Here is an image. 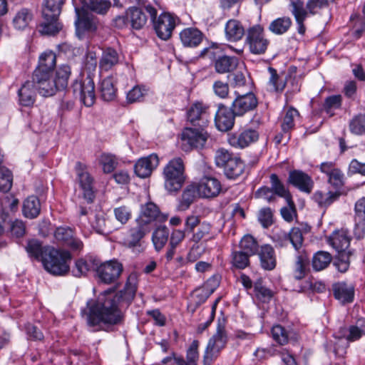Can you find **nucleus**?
I'll use <instances>...</instances> for the list:
<instances>
[{"mask_svg": "<svg viewBox=\"0 0 365 365\" xmlns=\"http://www.w3.org/2000/svg\"><path fill=\"white\" fill-rule=\"evenodd\" d=\"M138 289V274L130 273L124 288L118 292L108 289L101 293L96 299H90L81 312L87 325L93 331L103 329V325L115 326L123 324L125 315L123 308L132 303Z\"/></svg>", "mask_w": 365, "mask_h": 365, "instance_id": "obj_1", "label": "nucleus"}, {"mask_svg": "<svg viewBox=\"0 0 365 365\" xmlns=\"http://www.w3.org/2000/svg\"><path fill=\"white\" fill-rule=\"evenodd\" d=\"M66 0H44L42 4L43 21L39 32L43 35L54 36L62 29L58 16Z\"/></svg>", "mask_w": 365, "mask_h": 365, "instance_id": "obj_2", "label": "nucleus"}, {"mask_svg": "<svg viewBox=\"0 0 365 365\" xmlns=\"http://www.w3.org/2000/svg\"><path fill=\"white\" fill-rule=\"evenodd\" d=\"M47 253L42 264L48 272L55 276H63L69 272L72 259L69 251L52 247Z\"/></svg>", "mask_w": 365, "mask_h": 365, "instance_id": "obj_3", "label": "nucleus"}, {"mask_svg": "<svg viewBox=\"0 0 365 365\" xmlns=\"http://www.w3.org/2000/svg\"><path fill=\"white\" fill-rule=\"evenodd\" d=\"M164 186L170 192H178L182 187L185 180V166L180 158H175L168 162L163 172Z\"/></svg>", "mask_w": 365, "mask_h": 365, "instance_id": "obj_4", "label": "nucleus"}, {"mask_svg": "<svg viewBox=\"0 0 365 365\" xmlns=\"http://www.w3.org/2000/svg\"><path fill=\"white\" fill-rule=\"evenodd\" d=\"M215 158L217 166L223 168L225 175L229 179H237L244 173V162L227 150H218Z\"/></svg>", "mask_w": 365, "mask_h": 365, "instance_id": "obj_5", "label": "nucleus"}, {"mask_svg": "<svg viewBox=\"0 0 365 365\" xmlns=\"http://www.w3.org/2000/svg\"><path fill=\"white\" fill-rule=\"evenodd\" d=\"M76 182L81 192L82 197L88 203H92L95 199L94 178L88 170L86 164L78 161L75 165Z\"/></svg>", "mask_w": 365, "mask_h": 365, "instance_id": "obj_6", "label": "nucleus"}, {"mask_svg": "<svg viewBox=\"0 0 365 365\" xmlns=\"http://www.w3.org/2000/svg\"><path fill=\"white\" fill-rule=\"evenodd\" d=\"M205 127H185L181 133L182 149L185 151L192 148H202L208 138Z\"/></svg>", "mask_w": 365, "mask_h": 365, "instance_id": "obj_7", "label": "nucleus"}, {"mask_svg": "<svg viewBox=\"0 0 365 365\" xmlns=\"http://www.w3.org/2000/svg\"><path fill=\"white\" fill-rule=\"evenodd\" d=\"M74 96L86 106H92L96 101L95 83L92 76L88 75L82 80H76L72 84Z\"/></svg>", "mask_w": 365, "mask_h": 365, "instance_id": "obj_8", "label": "nucleus"}, {"mask_svg": "<svg viewBox=\"0 0 365 365\" xmlns=\"http://www.w3.org/2000/svg\"><path fill=\"white\" fill-rule=\"evenodd\" d=\"M245 43L250 51L256 55L264 54L269 44V40L264 37L263 27L259 24L248 29Z\"/></svg>", "mask_w": 365, "mask_h": 365, "instance_id": "obj_9", "label": "nucleus"}, {"mask_svg": "<svg viewBox=\"0 0 365 365\" xmlns=\"http://www.w3.org/2000/svg\"><path fill=\"white\" fill-rule=\"evenodd\" d=\"M76 19L75 21L76 32L79 38L86 33H92L96 31L98 19L91 12L81 6L75 8Z\"/></svg>", "mask_w": 365, "mask_h": 365, "instance_id": "obj_10", "label": "nucleus"}, {"mask_svg": "<svg viewBox=\"0 0 365 365\" xmlns=\"http://www.w3.org/2000/svg\"><path fill=\"white\" fill-rule=\"evenodd\" d=\"M97 275L106 284H110L118 281L123 271V264L116 259L107 261L96 267Z\"/></svg>", "mask_w": 365, "mask_h": 365, "instance_id": "obj_11", "label": "nucleus"}, {"mask_svg": "<svg viewBox=\"0 0 365 365\" xmlns=\"http://www.w3.org/2000/svg\"><path fill=\"white\" fill-rule=\"evenodd\" d=\"M208 106L200 102L193 103L187 111V120L193 127H205L212 118Z\"/></svg>", "mask_w": 365, "mask_h": 365, "instance_id": "obj_12", "label": "nucleus"}, {"mask_svg": "<svg viewBox=\"0 0 365 365\" xmlns=\"http://www.w3.org/2000/svg\"><path fill=\"white\" fill-rule=\"evenodd\" d=\"M277 247H285L291 243L296 250H299L304 241L302 230L299 227H292L289 232H280L273 237Z\"/></svg>", "mask_w": 365, "mask_h": 365, "instance_id": "obj_13", "label": "nucleus"}, {"mask_svg": "<svg viewBox=\"0 0 365 365\" xmlns=\"http://www.w3.org/2000/svg\"><path fill=\"white\" fill-rule=\"evenodd\" d=\"M236 117L240 116L235 115L232 106L228 107L223 103H219L215 116V125L220 131H228L233 128Z\"/></svg>", "mask_w": 365, "mask_h": 365, "instance_id": "obj_14", "label": "nucleus"}, {"mask_svg": "<svg viewBox=\"0 0 365 365\" xmlns=\"http://www.w3.org/2000/svg\"><path fill=\"white\" fill-rule=\"evenodd\" d=\"M235 94L236 96L231 106L235 115L242 117L245 113L257 108L258 100L253 93L249 92L245 94H240L238 92H235Z\"/></svg>", "mask_w": 365, "mask_h": 365, "instance_id": "obj_15", "label": "nucleus"}, {"mask_svg": "<svg viewBox=\"0 0 365 365\" xmlns=\"http://www.w3.org/2000/svg\"><path fill=\"white\" fill-rule=\"evenodd\" d=\"M151 21L158 36L163 40H168L170 38L176 26L175 18L169 13H163Z\"/></svg>", "mask_w": 365, "mask_h": 365, "instance_id": "obj_16", "label": "nucleus"}, {"mask_svg": "<svg viewBox=\"0 0 365 365\" xmlns=\"http://www.w3.org/2000/svg\"><path fill=\"white\" fill-rule=\"evenodd\" d=\"M135 226L132 227L124 240L125 245L133 250L140 251L144 237L150 232V226L136 222Z\"/></svg>", "mask_w": 365, "mask_h": 365, "instance_id": "obj_17", "label": "nucleus"}, {"mask_svg": "<svg viewBox=\"0 0 365 365\" xmlns=\"http://www.w3.org/2000/svg\"><path fill=\"white\" fill-rule=\"evenodd\" d=\"M158 165L159 158L158 155L152 153L138 159L134 165V171L139 178H145L151 175Z\"/></svg>", "mask_w": 365, "mask_h": 365, "instance_id": "obj_18", "label": "nucleus"}, {"mask_svg": "<svg viewBox=\"0 0 365 365\" xmlns=\"http://www.w3.org/2000/svg\"><path fill=\"white\" fill-rule=\"evenodd\" d=\"M166 220V217L161 213L159 207L154 202H148L141 207L140 215L136 220L141 224L150 226L153 222H163Z\"/></svg>", "mask_w": 365, "mask_h": 365, "instance_id": "obj_19", "label": "nucleus"}, {"mask_svg": "<svg viewBox=\"0 0 365 365\" xmlns=\"http://www.w3.org/2000/svg\"><path fill=\"white\" fill-rule=\"evenodd\" d=\"M287 182L302 192L310 193L314 187L312 178L306 173L299 170L289 171Z\"/></svg>", "mask_w": 365, "mask_h": 365, "instance_id": "obj_20", "label": "nucleus"}, {"mask_svg": "<svg viewBox=\"0 0 365 365\" xmlns=\"http://www.w3.org/2000/svg\"><path fill=\"white\" fill-rule=\"evenodd\" d=\"M196 185L198 187L199 197L205 198L216 197L222 190L220 182L212 177H204Z\"/></svg>", "mask_w": 365, "mask_h": 365, "instance_id": "obj_21", "label": "nucleus"}, {"mask_svg": "<svg viewBox=\"0 0 365 365\" xmlns=\"http://www.w3.org/2000/svg\"><path fill=\"white\" fill-rule=\"evenodd\" d=\"M32 81L34 83L36 90L38 91L40 95L43 96H51L59 91L53 79L51 78V75L33 74Z\"/></svg>", "mask_w": 365, "mask_h": 365, "instance_id": "obj_22", "label": "nucleus"}, {"mask_svg": "<svg viewBox=\"0 0 365 365\" xmlns=\"http://www.w3.org/2000/svg\"><path fill=\"white\" fill-rule=\"evenodd\" d=\"M57 241L61 242L63 245L69 247L73 250H81L83 247L82 241L73 237V230L68 227H58L54 233Z\"/></svg>", "mask_w": 365, "mask_h": 365, "instance_id": "obj_23", "label": "nucleus"}, {"mask_svg": "<svg viewBox=\"0 0 365 365\" xmlns=\"http://www.w3.org/2000/svg\"><path fill=\"white\" fill-rule=\"evenodd\" d=\"M258 138L259 134L257 130L247 129L240 133L232 134L230 136L228 142L235 148H244L257 141Z\"/></svg>", "mask_w": 365, "mask_h": 365, "instance_id": "obj_24", "label": "nucleus"}, {"mask_svg": "<svg viewBox=\"0 0 365 365\" xmlns=\"http://www.w3.org/2000/svg\"><path fill=\"white\" fill-rule=\"evenodd\" d=\"M56 63V56L53 51H46L39 57L38 65L34 71L33 74L51 75L53 72Z\"/></svg>", "mask_w": 365, "mask_h": 365, "instance_id": "obj_25", "label": "nucleus"}, {"mask_svg": "<svg viewBox=\"0 0 365 365\" xmlns=\"http://www.w3.org/2000/svg\"><path fill=\"white\" fill-rule=\"evenodd\" d=\"M351 237L346 230H341L334 232L328 238L327 242L336 252H346L350 245Z\"/></svg>", "mask_w": 365, "mask_h": 365, "instance_id": "obj_26", "label": "nucleus"}, {"mask_svg": "<svg viewBox=\"0 0 365 365\" xmlns=\"http://www.w3.org/2000/svg\"><path fill=\"white\" fill-rule=\"evenodd\" d=\"M259 256L261 267L267 271L273 270L277 265V259L274 248L268 244L260 247V250L257 254Z\"/></svg>", "mask_w": 365, "mask_h": 365, "instance_id": "obj_27", "label": "nucleus"}, {"mask_svg": "<svg viewBox=\"0 0 365 365\" xmlns=\"http://www.w3.org/2000/svg\"><path fill=\"white\" fill-rule=\"evenodd\" d=\"M227 342V336L225 326L219 323L216 333L209 339L206 349L218 354L225 347Z\"/></svg>", "mask_w": 365, "mask_h": 365, "instance_id": "obj_28", "label": "nucleus"}, {"mask_svg": "<svg viewBox=\"0 0 365 365\" xmlns=\"http://www.w3.org/2000/svg\"><path fill=\"white\" fill-rule=\"evenodd\" d=\"M332 291L334 297L343 304L350 303L354 299V287L352 284L345 282H336L332 285Z\"/></svg>", "mask_w": 365, "mask_h": 365, "instance_id": "obj_29", "label": "nucleus"}, {"mask_svg": "<svg viewBox=\"0 0 365 365\" xmlns=\"http://www.w3.org/2000/svg\"><path fill=\"white\" fill-rule=\"evenodd\" d=\"M204 34L197 28H186L180 33V38L185 47H197L202 41Z\"/></svg>", "mask_w": 365, "mask_h": 365, "instance_id": "obj_30", "label": "nucleus"}, {"mask_svg": "<svg viewBox=\"0 0 365 365\" xmlns=\"http://www.w3.org/2000/svg\"><path fill=\"white\" fill-rule=\"evenodd\" d=\"M98 264V260L92 257L78 259L72 269L73 274L77 277L86 276L88 272L96 270Z\"/></svg>", "mask_w": 365, "mask_h": 365, "instance_id": "obj_31", "label": "nucleus"}, {"mask_svg": "<svg viewBox=\"0 0 365 365\" xmlns=\"http://www.w3.org/2000/svg\"><path fill=\"white\" fill-rule=\"evenodd\" d=\"M119 62V54L116 50L112 48H106L103 50L99 61L100 71L107 72L113 68Z\"/></svg>", "mask_w": 365, "mask_h": 365, "instance_id": "obj_32", "label": "nucleus"}, {"mask_svg": "<svg viewBox=\"0 0 365 365\" xmlns=\"http://www.w3.org/2000/svg\"><path fill=\"white\" fill-rule=\"evenodd\" d=\"M19 103L23 106H31L35 102L36 88L32 81H26L18 92Z\"/></svg>", "mask_w": 365, "mask_h": 365, "instance_id": "obj_33", "label": "nucleus"}, {"mask_svg": "<svg viewBox=\"0 0 365 365\" xmlns=\"http://www.w3.org/2000/svg\"><path fill=\"white\" fill-rule=\"evenodd\" d=\"M130 26L135 30L142 29L148 21V16L142 9L137 6H130L127 9Z\"/></svg>", "mask_w": 365, "mask_h": 365, "instance_id": "obj_34", "label": "nucleus"}, {"mask_svg": "<svg viewBox=\"0 0 365 365\" xmlns=\"http://www.w3.org/2000/svg\"><path fill=\"white\" fill-rule=\"evenodd\" d=\"M225 31L227 39L232 42L241 40L245 35V29L242 23L237 19L227 21Z\"/></svg>", "mask_w": 365, "mask_h": 365, "instance_id": "obj_35", "label": "nucleus"}, {"mask_svg": "<svg viewBox=\"0 0 365 365\" xmlns=\"http://www.w3.org/2000/svg\"><path fill=\"white\" fill-rule=\"evenodd\" d=\"M341 193L340 191H329L327 193H324L320 190L316 191L312 195V200L318 205L321 208L327 209L332 203L337 201L341 196Z\"/></svg>", "mask_w": 365, "mask_h": 365, "instance_id": "obj_36", "label": "nucleus"}, {"mask_svg": "<svg viewBox=\"0 0 365 365\" xmlns=\"http://www.w3.org/2000/svg\"><path fill=\"white\" fill-rule=\"evenodd\" d=\"M199 341L193 340L186 351V360L182 356L174 358V361L177 365H197L199 359Z\"/></svg>", "mask_w": 365, "mask_h": 365, "instance_id": "obj_37", "label": "nucleus"}, {"mask_svg": "<svg viewBox=\"0 0 365 365\" xmlns=\"http://www.w3.org/2000/svg\"><path fill=\"white\" fill-rule=\"evenodd\" d=\"M238 65V59L235 56H219L214 63L215 69L218 73H225L233 71Z\"/></svg>", "mask_w": 365, "mask_h": 365, "instance_id": "obj_38", "label": "nucleus"}, {"mask_svg": "<svg viewBox=\"0 0 365 365\" xmlns=\"http://www.w3.org/2000/svg\"><path fill=\"white\" fill-rule=\"evenodd\" d=\"M214 238L212 224L207 221H202L193 232L191 241L194 243H199L201 240L207 242Z\"/></svg>", "mask_w": 365, "mask_h": 365, "instance_id": "obj_39", "label": "nucleus"}, {"mask_svg": "<svg viewBox=\"0 0 365 365\" xmlns=\"http://www.w3.org/2000/svg\"><path fill=\"white\" fill-rule=\"evenodd\" d=\"M52 247L46 246L43 247L41 242L37 240H29L26 250L31 257L34 258L38 261L43 262V259L48 255V251Z\"/></svg>", "mask_w": 365, "mask_h": 365, "instance_id": "obj_40", "label": "nucleus"}, {"mask_svg": "<svg viewBox=\"0 0 365 365\" xmlns=\"http://www.w3.org/2000/svg\"><path fill=\"white\" fill-rule=\"evenodd\" d=\"M250 256L242 250H233L230 256V262L232 268L235 269H244L250 266Z\"/></svg>", "mask_w": 365, "mask_h": 365, "instance_id": "obj_41", "label": "nucleus"}, {"mask_svg": "<svg viewBox=\"0 0 365 365\" xmlns=\"http://www.w3.org/2000/svg\"><path fill=\"white\" fill-rule=\"evenodd\" d=\"M81 3L86 10L101 15L106 14L111 6L109 0H82Z\"/></svg>", "mask_w": 365, "mask_h": 365, "instance_id": "obj_42", "label": "nucleus"}, {"mask_svg": "<svg viewBox=\"0 0 365 365\" xmlns=\"http://www.w3.org/2000/svg\"><path fill=\"white\" fill-rule=\"evenodd\" d=\"M299 118V111L294 107H289L285 112L281 124L282 130L287 134V141L289 139V132L295 127V120Z\"/></svg>", "mask_w": 365, "mask_h": 365, "instance_id": "obj_43", "label": "nucleus"}, {"mask_svg": "<svg viewBox=\"0 0 365 365\" xmlns=\"http://www.w3.org/2000/svg\"><path fill=\"white\" fill-rule=\"evenodd\" d=\"M292 26V20L289 16H282L275 19L269 25V31L276 35L287 33Z\"/></svg>", "mask_w": 365, "mask_h": 365, "instance_id": "obj_44", "label": "nucleus"}, {"mask_svg": "<svg viewBox=\"0 0 365 365\" xmlns=\"http://www.w3.org/2000/svg\"><path fill=\"white\" fill-rule=\"evenodd\" d=\"M101 98L105 101H111L116 98L117 88L114 86L112 76L105 78L100 83Z\"/></svg>", "mask_w": 365, "mask_h": 365, "instance_id": "obj_45", "label": "nucleus"}, {"mask_svg": "<svg viewBox=\"0 0 365 365\" xmlns=\"http://www.w3.org/2000/svg\"><path fill=\"white\" fill-rule=\"evenodd\" d=\"M41 211L40 201L36 196H30L25 200L23 205V213L27 218H36Z\"/></svg>", "mask_w": 365, "mask_h": 365, "instance_id": "obj_46", "label": "nucleus"}, {"mask_svg": "<svg viewBox=\"0 0 365 365\" xmlns=\"http://www.w3.org/2000/svg\"><path fill=\"white\" fill-rule=\"evenodd\" d=\"M197 196H199V192L196 183H192L187 185L182 194L180 203V210H187L195 201Z\"/></svg>", "mask_w": 365, "mask_h": 365, "instance_id": "obj_47", "label": "nucleus"}, {"mask_svg": "<svg viewBox=\"0 0 365 365\" xmlns=\"http://www.w3.org/2000/svg\"><path fill=\"white\" fill-rule=\"evenodd\" d=\"M269 179L271 189L272 190L274 195H277L284 200H289V201H291L292 195L289 190L285 187L284 183L279 180L278 175L275 173H272L270 175Z\"/></svg>", "mask_w": 365, "mask_h": 365, "instance_id": "obj_48", "label": "nucleus"}, {"mask_svg": "<svg viewBox=\"0 0 365 365\" xmlns=\"http://www.w3.org/2000/svg\"><path fill=\"white\" fill-rule=\"evenodd\" d=\"M353 252L348 250L346 252H337L334 257H332L334 267L341 273H345L348 271L350 266V257Z\"/></svg>", "mask_w": 365, "mask_h": 365, "instance_id": "obj_49", "label": "nucleus"}, {"mask_svg": "<svg viewBox=\"0 0 365 365\" xmlns=\"http://www.w3.org/2000/svg\"><path fill=\"white\" fill-rule=\"evenodd\" d=\"M240 249L245 251L248 255H257L260 250L257 240L251 235H245L239 243Z\"/></svg>", "mask_w": 365, "mask_h": 365, "instance_id": "obj_50", "label": "nucleus"}, {"mask_svg": "<svg viewBox=\"0 0 365 365\" xmlns=\"http://www.w3.org/2000/svg\"><path fill=\"white\" fill-rule=\"evenodd\" d=\"M170 235V230L165 226H160L153 233L152 240L155 250L159 252L166 245Z\"/></svg>", "mask_w": 365, "mask_h": 365, "instance_id": "obj_51", "label": "nucleus"}, {"mask_svg": "<svg viewBox=\"0 0 365 365\" xmlns=\"http://www.w3.org/2000/svg\"><path fill=\"white\" fill-rule=\"evenodd\" d=\"M331 261L332 256L329 252L318 251L312 257V267L315 271H321L326 269Z\"/></svg>", "mask_w": 365, "mask_h": 365, "instance_id": "obj_52", "label": "nucleus"}, {"mask_svg": "<svg viewBox=\"0 0 365 365\" xmlns=\"http://www.w3.org/2000/svg\"><path fill=\"white\" fill-rule=\"evenodd\" d=\"M254 292L257 299L263 303H268L274 297V292L262 284L261 278L255 282Z\"/></svg>", "mask_w": 365, "mask_h": 365, "instance_id": "obj_53", "label": "nucleus"}, {"mask_svg": "<svg viewBox=\"0 0 365 365\" xmlns=\"http://www.w3.org/2000/svg\"><path fill=\"white\" fill-rule=\"evenodd\" d=\"M268 71L270 74L269 85L272 86V91L276 93H282L286 87V78L279 76L277 70L272 67H269Z\"/></svg>", "mask_w": 365, "mask_h": 365, "instance_id": "obj_54", "label": "nucleus"}, {"mask_svg": "<svg viewBox=\"0 0 365 365\" xmlns=\"http://www.w3.org/2000/svg\"><path fill=\"white\" fill-rule=\"evenodd\" d=\"M308 264L309 259L306 254L301 253L297 255L293 270V275L296 279L299 280L305 277Z\"/></svg>", "mask_w": 365, "mask_h": 365, "instance_id": "obj_55", "label": "nucleus"}, {"mask_svg": "<svg viewBox=\"0 0 365 365\" xmlns=\"http://www.w3.org/2000/svg\"><path fill=\"white\" fill-rule=\"evenodd\" d=\"M289 8L295 19H307L309 14L303 0H289Z\"/></svg>", "mask_w": 365, "mask_h": 365, "instance_id": "obj_56", "label": "nucleus"}, {"mask_svg": "<svg viewBox=\"0 0 365 365\" xmlns=\"http://www.w3.org/2000/svg\"><path fill=\"white\" fill-rule=\"evenodd\" d=\"M70 75L71 68L68 65H63L56 71V77L53 80L59 91L67 87Z\"/></svg>", "mask_w": 365, "mask_h": 365, "instance_id": "obj_57", "label": "nucleus"}, {"mask_svg": "<svg viewBox=\"0 0 365 365\" xmlns=\"http://www.w3.org/2000/svg\"><path fill=\"white\" fill-rule=\"evenodd\" d=\"M271 334L272 339L279 345H285L289 341V331L282 325L273 326Z\"/></svg>", "mask_w": 365, "mask_h": 365, "instance_id": "obj_58", "label": "nucleus"}, {"mask_svg": "<svg viewBox=\"0 0 365 365\" xmlns=\"http://www.w3.org/2000/svg\"><path fill=\"white\" fill-rule=\"evenodd\" d=\"M146 94L147 89L144 86H135L127 93L126 101L130 104L141 102Z\"/></svg>", "mask_w": 365, "mask_h": 365, "instance_id": "obj_59", "label": "nucleus"}, {"mask_svg": "<svg viewBox=\"0 0 365 365\" xmlns=\"http://www.w3.org/2000/svg\"><path fill=\"white\" fill-rule=\"evenodd\" d=\"M32 19V14L27 9H22L15 16L13 24L18 29H25Z\"/></svg>", "mask_w": 365, "mask_h": 365, "instance_id": "obj_60", "label": "nucleus"}, {"mask_svg": "<svg viewBox=\"0 0 365 365\" xmlns=\"http://www.w3.org/2000/svg\"><path fill=\"white\" fill-rule=\"evenodd\" d=\"M342 103L341 95H333L325 98L323 103V109L330 116L334 115V110L340 108Z\"/></svg>", "mask_w": 365, "mask_h": 365, "instance_id": "obj_61", "label": "nucleus"}, {"mask_svg": "<svg viewBox=\"0 0 365 365\" xmlns=\"http://www.w3.org/2000/svg\"><path fill=\"white\" fill-rule=\"evenodd\" d=\"M13 182V175L7 168H0V192H7L11 187Z\"/></svg>", "mask_w": 365, "mask_h": 365, "instance_id": "obj_62", "label": "nucleus"}, {"mask_svg": "<svg viewBox=\"0 0 365 365\" xmlns=\"http://www.w3.org/2000/svg\"><path fill=\"white\" fill-rule=\"evenodd\" d=\"M105 173H112L118 165L117 158L114 155L103 153L99 159Z\"/></svg>", "mask_w": 365, "mask_h": 365, "instance_id": "obj_63", "label": "nucleus"}, {"mask_svg": "<svg viewBox=\"0 0 365 365\" xmlns=\"http://www.w3.org/2000/svg\"><path fill=\"white\" fill-rule=\"evenodd\" d=\"M349 130L355 135L365 133V115L362 114L354 116L349 122Z\"/></svg>", "mask_w": 365, "mask_h": 365, "instance_id": "obj_64", "label": "nucleus"}]
</instances>
